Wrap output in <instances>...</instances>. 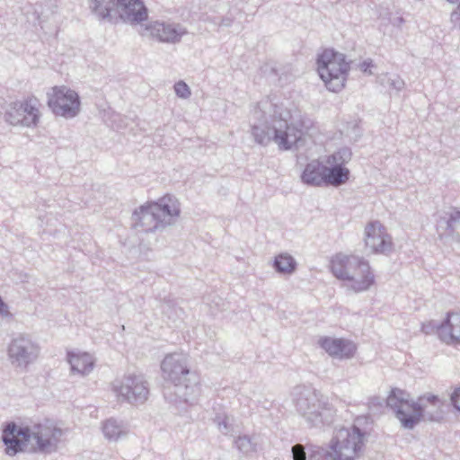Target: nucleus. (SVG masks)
Here are the masks:
<instances>
[{
  "label": "nucleus",
  "instance_id": "58836bf2",
  "mask_svg": "<svg viewBox=\"0 0 460 460\" xmlns=\"http://www.w3.org/2000/svg\"><path fill=\"white\" fill-rule=\"evenodd\" d=\"M232 23H233V19L229 18V17H225V18L221 19L219 25L225 26V27H230L232 25Z\"/></svg>",
  "mask_w": 460,
  "mask_h": 460
},
{
  "label": "nucleus",
  "instance_id": "c756f323",
  "mask_svg": "<svg viewBox=\"0 0 460 460\" xmlns=\"http://www.w3.org/2000/svg\"><path fill=\"white\" fill-rule=\"evenodd\" d=\"M442 327L443 321L439 323L436 321H429L428 323H422L421 332L427 335L436 333L439 338L440 328Z\"/></svg>",
  "mask_w": 460,
  "mask_h": 460
},
{
  "label": "nucleus",
  "instance_id": "c85d7f7f",
  "mask_svg": "<svg viewBox=\"0 0 460 460\" xmlns=\"http://www.w3.org/2000/svg\"><path fill=\"white\" fill-rule=\"evenodd\" d=\"M334 451H329L327 448L315 447L311 450L309 460H338L333 456Z\"/></svg>",
  "mask_w": 460,
  "mask_h": 460
},
{
  "label": "nucleus",
  "instance_id": "ea45409f",
  "mask_svg": "<svg viewBox=\"0 0 460 460\" xmlns=\"http://www.w3.org/2000/svg\"><path fill=\"white\" fill-rule=\"evenodd\" d=\"M275 109H278V106H275ZM275 111H277V117L279 118V114L280 112H279L277 110H274V113L273 115L275 114ZM282 116L283 117H286L287 119L289 117V112L288 111H286L284 114L281 112Z\"/></svg>",
  "mask_w": 460,
  "mask_h": 460
},
{
  "label": "nucleus",
  "instance_id": "7c9ffc66",
  "mask_svg": "<svg viewBox=\"0 0 460 460\" xmlns=\"http://www.w3.org/2000/svg\"><path fill=\"white\" fill-rule=\"evenodd\" d=\"M173 88L175 94L180 98L187 99L191 94L189 85L183 81L175 83Z\"/></svg>",
  "mask_w": 460,
  "mask_h": 460
},
{
  "label": "nucleus",
  "instance_id": "393cba45",
  "mask_svg": "<svg viewBox=\"0 0 460 460\" xmlns=\"http://www.w3.org/2000/svg\"><path fill=\"white\" fill-rule=\"evenodd\" d=\"M272 267L280 275H291L297 268L296 261L288 253H279L274 257Z\"/></svg>",
  "mask_w": 460,
  "mask_h": 460
},
{
  "label": "nucleus",
  "instance_id": "bb28decb",
  "mask_svg": "<svg viewBox=\"0 0 460 460\" xmlns=\"http://www.w3.org/2000/svg\"><path fill=\"white\" fill-rule=\"evenodd\" d=\"M102 432L109 440H117L123 433L121 425L115 419L107 420L102 426Z\"/></svg>",
  "mask_w": 460,
  "mask_h": 460
},
{
  "label": "nucleus",
  "instance_id": "473e14b6",
  "mask_svg": "<svg viewBox=\"0 0 460 460\" xmlns=\"http://www.w3.org/2000/svg\"><path fill=\"white\" fill-rule=\"evenodd\" d=\"M293 460H306V452L304 446L296 444L291 448Z\"/></svg>",
  "mask_w": 460,
  "mask_h": 460
},
{
  "label": "nucleus",
  "instance_id": "0eeeda50",
  "mask_svg": "<svg viewBox=\"0 0 460 460\" xmlns=\"http://www.w3.org/2000/svg\"><path fill=\"white\" fill-rule=\"evenodd\" d=\"M316 65L319 76L330 92L339 93L345 87L350 64L344 54L332 49H324L317 56Z\"/></svg>",
  "mask_w": 460,
  "mask_h": 460
},
{
  "label": "nucleus",
  "instance_id": "7ed1b4c3",
  "mask_svg": "<svg viewBox=\"0 0 460 460\" xmlns=\"http://www.w3.org/2000/svg\"><path fill=\"white\" fill-rule=\"evenodd\" d=\"M277 111L272 115L270 121H264L260 125L252 127V135L256 143L267 146L270 142H276L282 150H299L306 142L305 132L312 127V120L301 117L296 121L288 123L286 117Z\"/></svg>",
  "mask_w": 460,
  "mask_h": 460
},
{
  "label": "nucleus",
  "instance_id": "39448f33",
  "mask_svg": "<svg viewBox=\"0 0 460 460\" xmlns=\"http://www.w3.org/2000/svg\"><path fill=\"white\" fill-rule=\"evenodd\" d=\"M296 411L310 428H321L334 420L335 410L328 400L312 386L296 385L292 392Z\"/></svg>",
  "mask_w": 460,
  "mask_h": 460
},
{
  "label": "nucleus",
  "instance_id": "20e7f679",
  "mask_svg": "<svg viewBox=\"0 0 460 460\" xmlns=\"http://www.w3.org/2000/svg\"><path fill=\"white\" fill-rule=\"evenodd\" d=\"M352 157L349 147L343 146L326 157V164L319 160H313L305 166L300 179L311 187H339L345 184L350 176L345 166Z\"/></svg>",
  "mask_w": 460,
  "mask_h": 460
},
{
  "label": "nucleus",
  "instance_id": "9d476101",
  "mask_svg": "<svg viewBox=\"0 0 460 460\" xmlns=\"http://www.w3.org/2000/svg\"><path fill=\"white\" fill-rule=\"evenodd\" d=\"M40 348L32 339L24 334L13 338L8 345L7 356L11 365L25 372L40 356Z\"/></svg>",
  "mask_w": 460,
  "mask_h": 460
},
{
  "label": "nucleus",
  "instance_id": "1a4fd4ad",
  "mask_svg": "<svg viewBox=\"0 0 460 460\" xmlns=\"http://www.w3.org/2000/svg\"><path fill=\"white\" fill-rule=\"evenodd\" d=\"M31 429V438L35 440L32 452L50 455L58 450L65 430L54 420L44 419L35 423Z\"/></svg>",
  "mask_w": 460,
  "mask_h": 460
},
{
  "label": "nucleus",
  "instance_id": "9b49d317",
  "mask_svg": "<svg viewBox=\"0 0 460 460\" xmlns=\"http://www.w3.org/2000/svg\"><path fill=\"white\" fill-rule=\"evenodd\" d=\"M48 106L56 116L72 119L80 112L78 93L66 85L54 86L47 93Z\"/></svg>",
  "mask_w": 460,
  "mask_h": 460
},
{
  "label": "nucleus",
  "instance_id": "cd10ccee",
  "mask_svg": "<svg viewBox=\"0 0 460 460\" xmlns=\"http://www.w3.org/2000/svg\"><path fill=\"white\" fill-rule=\"evenodd\" d=\"M235 446L240 452L244 455L256 451V444L252 441V438L248 436H240L235 441Z\"/></svg>",
  "mask_w": 460,
  "mask_h": 460
},
{
  "label": "nucleus",
  "instance_id": "72a5a7b5",
  "mask_svg": "<svg viewBox=\"0 0 460 460\" xmlns=\"http://www.w3.org/2000/svg\"><path fill=\"white\" fill-rule=\"evenodd\" d=\"M388 84L390 87L401 91L404 88L405 83L399 75H394L393 78L388 79Z\"/></svg>",
  "mask_w": 460,
  "mask_h": 460
},
{
  "label": "nucleus",
  "instance_id": "c9c22d12",
  "mask_svg": "<svg viewBox=\"0 0 460 460\" xmlns=\"http://www.w3.org/2000/svg\"><path fill=\"white\" fill-rule=\"evenodd\" d=\"M0 316L3 318L12 319L13 314L9 311L7 304L0 296Z\"/></svg>",
  "mask_w": 460,
  "mask_h": 460
},
{
  "label": "nucleus",
  "instance_id": "f8f14e48",
  "mask_svg": "<svg viewBox=\"0 0 460 460\" xmlns=\"http://www.w3.org/2000/svg\"><path fill=\"white\" fill-rule=\"evenodd\" d=\"M118 398L132 405L143 404L149 395V385L143 375L128 374L113 384Z\"/></svg>",
  "mask_w": 460,
  "mask_h": 460
},
{
  "label": "nucleus",
  "instance_id": "aec40b11",
  "mask_svg": "<svg viewBox=\"0 0 460 460\" xmlns=\"http://www.w3.org/2000/svg\"><path fill=\"white\" fill-rule=\"evenodd\" d=\"M118 14L115 19L120 18L131 24H139L148 19V10L142 0H119Z\"/></svg>",
  "mask_w": 460,
  "mask_h": 460
},
{
  "label": "nucleus",
  "instance_id": "423d86ee",
  "mask_svg": "<svg viewBox=\"0 0 460 460\" xmlns=\"http://www.w3.org/2000/svg\"><path fill=\"white\" fill-rule=\"evenodd\" d=\"M330 264L333 276L349 281V288L356 293L367 291L375 284V275L369 262L364 258L337 253Z\"/></svg>",
  "mask_w": 460,
  "mask_h": 460
},
{
  "label": "nucleus",
  "instance_id": "2f4dec72",
  "mask_svg": "<svg viewBox=\"0 0 460 460\" xmlns=\"http://www.w3.org/2000/svg\"><path fill=\"white\" fill-rule=\"evenodd\" d=\"M346 135L353 141H358L362 135V130L357 122L348 124Z\"/></svg>",
  "mask_w": 460,
  "mask_h": 460
},
{
  "label": "nucleus",
  "instance_id": "f3484780",
  "mask_svg": "<svg viewBox=\"0 0 460 460\" xmlns=\"http://www.w3.org/2000/svg\"><path fill=\"white\" fill-rule=\"evenodd\" d=\"M131 227L138 232L153 233L164 230L162 221L153 209L151 202L136 208L131 216Z\"/></svg>",
  "mask_w": 460,
  "mask_h": 460
},
{
  "label": "nucleus",
  "instance_id": "5701e85b",
  "mask_svg": "<svg viewBox=\"0 0 460 460\" xmlns=\"http://www.w3.org/2000/svg\"><path fill=\"white\" fill-rule=\"evenodd\" d=\"M67 361L70 364L71 372L82 376L90 374L94 367V359L89 353L67 352Z\"/></svg>",
  "mask_w": 460,
  "mask_h": 460
},
{
  "label": "nucleus",
  "instance_id": "f03ea898",
  "mask_svg": "<svg viewBox=\"0 0 460 460\" xmlns=\"http://www.w3.org/2000/svg\"><path fill=\"white\" fill-rule=\"evenodd\" d=\"M163 378L172 386H164V399L171 403L193 404L200 394V379L190 370L188 357L182 353H171L161 362Z\"/></svg>",
  "mask_w": 460,
  "mask_h": 460
},
{
  "label": "nucleus",
  "instance_id": "2eb2a0df",
  "mask_svg": "<svg viewBox=\"0 0 460 460\" xmlns=\"http://www.w3.org/2000/svg\"><path fill=\"white\" fill-rule=\"evenodd\" d=\"M365 245L373 253L387 254L393 251L392 237L379 221L368 223L365 227Z\"/></svg>",
  "mask_w": 460,
  "mask_h": 460
},
{
  "label": "nucleus",
  "instance_id": "ddd939ff",
  "mask_svg": "<svg viewBox=\"0 0 460 460\" xmlns=\"http://www.w3.org/2000/svg\"><path fill=\"white\" fill-rule=\"evenodd\" d=\"M38 106L39 100L34 96L28 97L22 102H13L4 112V120L13 126L36 127L40 117Z\"/></svg>",
  "mask_w": 460,
  "mask_h": 460
},
{
  "label": "nucleus",
  "instance_id": "f257e3e1",
  "mask_svg": "<svg viewBox=\"0 0 460 460\" xmlns=\"http://www.w3.org/2000/svg\"><path fill=\"white\" fill-rule=\"evenodd\" d=\"M410 398V394L400 388H392L386 398V406L403 429H413L421 421L439 423L444 420V403L438 395L427 393L416 401Z\"/></svg>",
  "mask_w": 460,
  "mask_h": 460
},
{
  "label": "nucleus",
  "instance_id": "412c9836",
  "mask_svg": "<svg viewBox=\"0 0 460 460\" xmlns=\"http://www.w3.org/2000/svg\"><path fill=\"white\" fill-rule=\"evenodd\" d=\"M318 344L331 357L338 358H351L357 350L354 342L343 338L324 336L319 339Z\"/></svg>",
  "mask_w": 460,
  "mask_h": 460
},
{
  "label": "nucleus",
  "instance_id": "4c0bfd02",
  "mask_svg": "<svg viewBox=\"0 0 460 460\" xmlns=\"http://www.w3.org/2000/svg\"><path fill=\"white\" fill-rule=\"evenodd\" d=\"M373 66H374L373 60L370 58H367L359 64V69L363 73L368 74V75H372L370 68Z\"/></svg>",
  "mask_w": 460,
  "mask_h": 460
},
{
  "label": "nucleus",
  "instance_id": "e433bc0d",
  "mask_svg": "<svg viewBox=\"0 0 460 460\" xmlns=\"http://www.w3.org/2000/svg\"><path fill=\"white\" fill-rule=\"evenodd\" d=\"M451 22L460 29V2L456 10L451 13L450 16Z\"/></svg>",
  "mask_w": 460,
  "mask_h": 460
},
{
  "label": "nucleus",
  "instance_id": "a19ab883",
  "mask_svg": "<svg viewBox=\"0 0 460 460\" xmlns=\"http://www.w3.org/2000/svg\"><path fill=\"white\" fill-rule=\"evenodd\" d=\"M449 3H452V4H455V3H459L460 1L459 0H447Z\"/></svg>",
  "mask_w": 460,
  "mask_h": 460
},
{
  "label": "nucleus",
  "instance_id": "6e6552de",
  "mask_svg": "<svg viewBox=\"0 0 460 460\" xmlns=\"http://www.w3.org/2000/svg\"><path fill=\"white\" fill-rule=\"evenodd\" d=\"M364 417H358L351 428L338 429L330 442V449L334 451V457L338 460H355L358 458L365 445L366 432L358 424Z\"/></svg>",
  "mask_w": 460,
  "mask_h": 460
},
{
  "label": "nucleus",
  "instance_id": "dca6fc26",
  "mask_svg": "<svg viewBox=\"0 0 460 460\" xmlns=\"http://www.w3.org/2000/svg\"><path fill=\"white\" fill-rule=\"evenodd\" d=\"M436 230L439 240H452L460 243V209L451 208L440 213L436 220Z\"/></svg>",
  "mask_w": 460,
  "mask_h": 460
},
{
  "label": "nucleus",
  "instance_id": "f704fd0d",
  "mask_svg": "<svg viewBox=\"0 0 460 460\" xmlns=\"http://www.w3.org/2000/svg\"><path fill=\"white\" fill-rule=\"evenodd\" d=\"M450 401L454 409L460 412V386L454 389L450 395Z\"/></svg>",
  "mask_w": 460,
  "mask_h": 460
},
{
  "label": "nucleus",
  "instance_id": "a878e982",
  "mask_svg": "<svg viewBox=\"0 0 460 460\" xmlns=\"http://www.w3.org/2000/svg\"><path fill=\"white\" fill-rule=\"evenodd\" d=\"M214 411H216V413H215V416L213 417V422L217 425L218 430L222 434H224V435L229 434L233 430V426L230 421V417L220 407L218 409L214 408Z\"/></svg>",
  "mask_w": 460,
  "mask_h": 460
},
{
  "label": "nucleus",
  "instance_id": "a211bd4d",
  "mask_svg": "<svg viewBox=\"0 0 460 460\" xmlns=\"http://www.w3.org/2000/svg\"><path fill=\"white\" fill-rule=\"evenodd\" d=\"M147 33L161 42L177 43L187 34V30L179 23L154 22L146 25L142 35Z\"/></svg>",
  "mask_w": 460,
  "mask_h": 460
},
{
  "label": "nucleus",
  "instance_id": "4468645a",
  "mask_svg": "<svg viewBox=\"0 0 460 460\" xmlns=\"http://www.w3.org/2000/svg\"><path fill=\"white\" fill-rule=\"evenodd\" d=\"M30 426L17 425L15 422H7L3 429L2 441L5 446V453L8 456H15L24 452L31 438Z\"/></svg>",
  "mask_w": 460,
  "mask_h": 460
},
{
  "label": "nucleus",
  "instance_id": "4be33fe9",
  "mask_svg": "<svg viewBox=\"0 0 460 460\" xmlns=\"http://www.w3.org/2000/svg\"><path fill=\"white\" fill-rule=\"evenodd\" d=\"M439 340L447 344H460V314L447 312L440 328Z\"/></svg>",
  "mask_w": 460,
  "mask_h": 460
},
{
  "label": "nucleus",
  "instance_id": "b1692460",
  "mask_svg": "<svg viewBox=\"0 0 460 460\" xmlns=\"http://www.w3.org/2000/svg\"><path fill=\"white\" fill-rule=\"evenodd\" d=\"M119 3V0H90V8L100 20L112 21L118 14Z\"/></svg>",
  "mask_w": 460,
  "mask_h": 460
},
{
  "label": "nucleus",
  "instance_id": "6ab92c4d",
  "mask_svg": "<svg viewBox=\"0 0 460 460\" xmlns=\"http://www.w3.org/2000/svg\"><path fill=\"white\" fill-rule=\"evenodd\" d=\"M150 202L160 221H162L164 228L173 225L180 217V202L172 195L166 194L157 200Z\"/></svg>",
  "mask_w": 460,
  "mask_h": 460
}]
</instances>
